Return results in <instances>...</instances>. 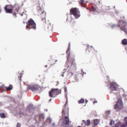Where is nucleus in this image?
<instances>
[{"mask_svg":"<svg viewBox=\"0 0 127 127\" xmlns=\"http://www.w3.org/2000/svg\"><path fill=\"white\" fill-rule=\"evenodd\" d=\"M26 28L29 29H33L34 30L36 29V25L34 21L32 19H30L27 22V24Z\"/></svg>","mask_w":127,"mask_h":127,"instance_id":"obj_1","label":"nucleus"},{"mask_svg":"<svg viewBox=\"0 0 127 127\" xmlns=\"http://www.w3.org/2000/svg\"><path fill=\"white\" fill-rule=\"evenodd\" d=\"M61 90L58 89H52L49 92V96L51 97H54L56 95H57L61 92Z\"/></svg>","mask_w":127,"mask_h":127,"instance_id":"obj_2","label":"nucleus"},{"mask_svg":"<svg viewBox=\"0 0 127 127\" xmlns=\"http://www.w3.org/2000/svg\"><path fill=\"white\" fill-rule=\"evenodd\" d=\"M70 11L71 16L73 15L76 18H78L80 16V12L78 9L76 8H72Z\"/></svg>","mask_w":127,"mask_h":127,"instance_id":"obj_3","label":"nucleus"},{"mask_svg":"<svg viewBox=\"0 0 127 127\" xmlns=\"http://www.w3.org/2000/svg\"><path fill=\"white\" fill-rule=\"evenodd\" d=\"M39 86L36 85H27V89L31 90L32 91H37L38 90Z\"/></svg>","mask_w":127,"mask_h":127,"instance_id":"obj_4","label":"nucleus"},{"mask_svg":"<svg viewBox=\"0 0 127 127\" xmlns=\"http://www.w3.org/2000/svg\"><path fill=\"white\" fill-rule=\"evenodd\" d=\"M119 27H121V29L123 31L127 32V24L126 23L123 22L122 21L120 22Z\"/></svg>","mask_w":127,"mask_h":127,"instance_id":"obj_5","label":"nucleus"},{"mask_svg":"<svg viewBox=\"0 0 127 127\" xmlns=\"http://www.w3.org/2000/svg\"><path fill=\"white\" fill-rule=\"evenodd\" d=\"M123 103L122 101L120 99L118 100L117 103L115 106V108L117 110H119L122 107Z\"/></svg>","mask_w":127,"mask_h":127,"instance_id":"obj_6","label":"nucleus"},{"mask_svg":"<svg viewBox=\"0 0 127 127\" xmlns=\"http://www.w3.org/2000/svg\"><path fill=\"white\" fill-rule=\"evenodd\" d=\"M64 127H71L73 125H70L69 123V119L67 117H66L64 118Z\"/></svg>","mask_w":127,"mask_h":127,"instance_id":"obj_7","label":"nucleus"},{"mask_svg":"<svg viewBox=\"0 0 127 127\" xmlns=\"http://www.w3.org/2000/svg\"><path fill=\"white\" fill-rule=\"evenodd\" d=\"M13 6L10 5H6L4 7V10L6 13H11L13 8Z\"/></svg>","mask_w":127,"mask_h":127,"instance_id":"obj_8","label":"nucleus"},{"mask_svg":"<svg viewBox=\"0 0 127 127\" xmlns=\"http://www.w3.org/2000/svg\"><path fill=\"white\" fill-rule=\"evenodd\" d=\"M118 86V85L117 84L116 82H113L110 84V88L112 91H115L117 90V88Z\"/></svg>","mask_w":127,"mask_h":127,"instance_id":"obj_9","label":"nucleus"},{"mask_svg":"<svg viewBox=\"0 0 127 127\" xmlns=\"http://www.w3.org/2000/svg\"><path fill=\"white\" fill-rule=\"evenodd\" d=\"M27 110L28 111L30 112L33 110V105L32 104L29 105L27 107Z\"/></svg>","mask_w":127,"mask_h":127,"instance_id":"obj_10","label":"nucleus"},{"mask_svg":"<svg viewBox=\"0 0 127 127\" xmlns=\"http://www.w3.org/2000/svg\"><path fill=\"white\" fill-rule=\"evenodd\" d=\"M83 123H82V125L83 124V123H84L85 124V125L88 126L90 125V121L89 120H88L87 121V122H85L84 120H83L82 121Z\"/></svg>","mask_w":127,"mask_h":127,"instance_id":"obj_11","label":"nucleus"},{"mask_svg":"<svg viewBox=\"0 0 127 127\" xmlns=\"http://www.w3.org/2000/svg\"><path fill=\"white\" fill-rule=\"evenodd\" d=\"M125 121L126 123L125 124H122L121 125V127H127V117H126L125 118Z\"/></svg>","mask_w":127,"mask_h":127,"instance_id":"obj_12","label":"nucleus"},{"mask_svg":"<svg viewBox=\"0 0 127 127\" xmlns=\"http://www.w3.org/2000/svg\"><path fill=\"white\" fill-rule=\"evenodd\" d=\"M5 88L6 91L10 90L12 89V86L11 85H10L8 87H5Z\"/></svg>","mask_w":127,"mask_h":127,"instance_id":"obj_13","label":"nucleus"},{"mask_svg":"<svg viewBox=\"0 0 127 127\" xmlns=\"http://www.w3.org/2000/svg\"><path fill=\"white\" fill-rule=\"evenodd\" d=\"M99 121L98 119H95L94 120V124L97 126L99 123Z\"/></svg>","mask_w":127,"mask_h":127,"instance_id":"obj_14","label":"nucleus"},{"mask_svg":"<svg viewBox=\"0 0 127 127\" xmlns=\"http://www.w3.org/2000/svg\"><path fill=\"white\" fill-rule=\"evenodd\" d=\"M122 44L124 45L127 44V39H124V40H122Z\"/></svg>","mask_w":127,"mask_h":127,"instance_id":"obj_15","label":"nucleus"},{"mask_svg":"<svg viewBox=\"0 0 127 127\" xmlns=\"http://www.w3.org/2000/svg\"><path fill=\"white\" fill-rule=\"evenodd\" d=\"M46 14V13L44 11L42 13V15H43H43H44V17H43V18L42 17V20H43L44 19H46L45 18Z\"/></svg>","mask_w":127,"mask_h":127,"instance_id":"obj_16","label":"nucleus"},{"mask_svg":"<svg viewBox=\"0 0 127 127\" xmlns=\"http://www.w3.org/2000/svg\"><path fill=\"white\" fill-rule=\"evenodd\" d=\"M84 102V100L83 99H81L80 100L78 101V102L79 103H83Z\"/></svg>","mask_w":127,"mask_h":127,"instance_id":"obj_17","label":"nucleus"},{"mask_svg":"<svg viewBox=\"0 0 127 127\" xmlns=\"http://www.w3.org/2000/svg\"><path fill=\"white\" fill-rule=\"evenodd\" d=\"M0 116L1 118H5V115L3 113H0Z\"/></svg>","mask_w":127,"mask_h":127,"instance_id":"obj_18","label":"nucleus"},{"mask_svg":"<svg viewBox=\"0 0 127 127\" xmlns=\"http://www.w3.org/2000/svg\"><path fill=\"white\" fill-rule=\"evenodd\" d=\"M70 43H69V47L66 51V52L67 53H69V52L70 51Z\"/></svg>","mask_w":127,"mask_h":127,"instance_id":"obj_19","label":"nucleus"},{"mask_svg":"<svg viewBox=\"0 0 127 127\" xmlns=\"http://www.w3.org/2000/svg\"><path fill=\"white\" fill-rule=\"evenodd\" d=\"M114 121L111 120L110 123V125H112L114 124Z\"/></svg>","mask_w":127,"mask_h":127,"instance_id":"obj_20","label":"nucleus"},{"mask_svg":"<svg viewBox=\"0 0 127 127\" xmlns=\"http://www.w3.org/2000/svg\"><path fill=\"white\" fill-rule=\"evenodd\" d=\"M47 120H49V121L50 122V124H51V122L52 121V120L50 118H47Z\"/></svg>","mask_w":127,"mask_h":127,"instance_id":"obj_21","label":"nucleus"},{"mask_svg":"<svg viewBox=\"0 0 127 127\" xmlns=\"http://www.w3.org/2000/svg\"><path fill=\"white\" fill-rule=\"evenodd\" d=\"M106 113L107 114L109 115L110 114V112L109 111H107L106 112Z\"/></svg>","mask_w":127,"mask_h":127,"instance_id":"obj_22","label":"nucleus"},{"mask_svg":"<svg viewBox=\"0 0 127 127\" xmlns=\"http://www.w3.org/2000/svg\"><path fill=\"white\" fill-rule=\"evenodd\" d=\"M40 117H42L43 119H44V114H41V115L40 116Z\"/></svg>","mask_w":127,"mask_h":127,"instance_id":"obj_23","label":"nucleus"},{"mask_svg":"<svg viewBox=\"0 0 127 127\" xmlns=\"http://www.w3.org/2000/svg\"><path fill=\"white\" fill-rule=\"evenodd\" d=\"M20 124L19 123H17L16 125V127H20Z\"/></svg>","mask_w":127,"mask_h":127,"instance_id":"obj_24","label":"nucleus"},{"mask_svg":"<svg viewBox=\"0 0 127 127\" xmlns=\"http://www.w3.org/2000/svg\"><path fill=\"white\" fill-rule=\"evenodd\" d=\"M19 9V7L17 6V7H16L15 8V10L16 11H17Z\"/></svg>","mask_w":127,"mask_h":127,"instance_id":"obj_25","label":"nucleus"},{"mask_svg":"<svg viewBox=\"0 0 127 127\" xmlns=\"http://www.w3.org/2000/svg\"><path fill=\"white\" fill-rule=\"evenodd\" d=\"M92 10L93 11H95V9L94 7H92Z\"/></svg>","mask_w":127,"mask_h":127,"instance_id":"obj_26","label":"nucleus"},{"mask_svg":"<svg viewBox=\"0 0 127 127\" xmlns=\"http://www.w3.org/2000/svg\"><path fill=\"white\" fill-rule=\"evenodd\" d=\"M22 76L21 75H20L19 76H18V78H20V81H21V77Z\"/></svg>","mask_w":127,"mask_h":127,"instance_id":"obj_27","label":"nucleus"},{"mask_svg":"<svg viewBox=\"0 0 127 127\" xmlns=\"http://www.w3.org/2000/svg\"><path fill=\"white\" fill-rule=\"evenodd\" d=\"M37 9L38 10H40L41 9V8L40 7H39V5H38V6L37 8Z\"/></svg>","mask_w":127,"mask_h":127,"instance_id":"obj_28","label":"nucleus"},{"mask_svg":"<svg viewBox=\"0 0 127 127\" xmlns=\"http://www.w3.org/2000/svg\"><path fill=\"white\" fill-rule=\"evenodd\" d=\"M80 0L81 3H82L84 2V0Z\"/></svg>","mask_w":127,"mask_h":127,"instance_id":"obj_29","label":"nucleus"},{"mask_svg":"<svg viewBox=\"0 0 127 127\" xmlns=\"http://www.w3.org/2000/svg\"><path fill=\"white\" fill-rule=\"evenodd\" d=\"M64 90H65V92L66 93L67 92V91L66 88H64Z\"/></svg>","mask_w":127,"mask_h":127,"instance_id":"obj_30","label":"nucleus"},{"mask_svg":"<svg viewBox=\"0 0 127 127\" xmlns=\"http://www.w3.org/2000/svg\"><path fill=\"white\" fill-rule=\"evenodd\" d=\"M52 127H54L55 126V125L54 123H53V124L52 125Z\"/></svg>","mask_w":127,"mask_h":127,"instance_id":"obj_31","label":"nucleus"},{"mask_svg":"<svg viewBox=\"0 0 127 127\" xmlns=\"http://www.w3.org/2000/svg\"><path fill=\"white\" fill-rule=\"evenodd\" d=\"M13 15H14L15 16V15H16V14L14 12V13H13Z\"/></svg>","mask_w":127,"mask_h":127,"instance_id":"obj_32","label":"nucleus"},{"mask_svg":"<svg viewBox=\"0 0 127 127\" xmlns=\"http://www.w3.org/2000/svg\"><path fill=\"white\" fill-rule=\"evenodd\" d=\"M97 101H94L93 102V103H97Z\"/></svg>","mask_w":127,"mask_h":127,"instance_id":"obj_33","label":"nucleus"},{"mask_svg":"<svg viewBox=\"0 0 127 127\" xmlns=\"http://www.w3.org/2000/svg\"><path fill=\"white\" fill-rule=\"evenodd\" d=\"M63 112H64V110H63V109L62 111V113L63 114Z\"/></svg>","mask_w":127,"mask_h":127,"instance_id":"obj_34","label":"nucleus"},{"mask_svg":"<svg viewBox=\"0 0 127 127\" xmlns=\"http://www.w3.org/2000/svg\"><path fill=\"white\" fill-rule=\"evenodd\" d=\"M45 67H47V65H45Z\"/></svg>","mask_w":127,"mask_h":127,"instance_id":"obj_35","label":"nucleus"},{"mask_svg":"<svg viewBox=\"0 0 127 127\" xmlns=\"http://www.w3.org/2000/svg\"><path fill=\"white\" fill-rule=\"evenodd\" d=\"M58 82V83L56 85V86L58 85L59 84L58 82Z\"/></svg>","mask_w":127,"mask_h":127,"instance_id":"obj_36","label":"nucleus"},{"mask_svg":"<svg viewBox=\"0 0 127 127\" xmlns=\"http://www.w3.org/2000/svg\"><path fill=\"white\" fill-rule=\"evenodd\" d=\"M88 102V101H87V100L86 101V103H87V102Z\"/></svg>","mask_w":127,"mask_h":127,"instance_id":"obj_37","label":"nucleus"},{"mask_svg":"<svg viewBox=\"0 0 127 127\" xmlns=\"http://www.w3.org/2000/svg\"><path fill=\"white\" fill-rule=\"evenodd\" d=\"M20 15L21 16H23V14H20Z\"/></svg>","mask_w":127,"mask_h":127,"instance_id":"obj_38","label":"nucleus"},{"mask_svg":"<svg viewBox=\"0 0 127 127\" xmlns=\"http://www.w3.org/2000/svg\"><path fill=\"white\" fill-rule=\"evenodd\" d=\"M62 76H64V74H62Z\"/></svg>","mask_w":127,"mask_h":127,"instance_id":"obj_39","label":"nucleus"},{"mask_svg":"<svg viewBox=\"0 0 127 127\" xmlns=\"http://www.w3.org/2000/svg\"><path fill=\"white\" fill-rule=\"evenodd\" d=\"M115 127H119V126H115Z\"/></svg>","mask_w":127,"mask_h":127,"instance_id":"obj_40","label":"nucleus"},{"mask_svg":"<svg viewBox=\"0 0 127 127\" xmlns=\"http://www.w3.org/2000/svg\"><path fill=\"white\" fill-rule=\"evenodd\" d=\"M51 99H50V100H49V101H51Z\"/></svg>","mask_w":127,"mask_h":127,"instance_id":"obj_41","label":"nucleus"},{"mask_svg":"<svg viewBox=\"0 0 127 127\" xmlns=\"http://www.w3.org/2000/svg\"><path fill=\"white\" fill-rule=\"evenodd\" d=\"M0 90L1 91H2V89H0Z\"/></svg>","mask_w":127,"mask_h":127,"instance_id":"obj_42","label":"nucleus"},{"mask_svg":"<svg viewBox=\"0 0 127 127\" xmlns=\"http://www.w3.org/2000/svg\"><path fill=\"white\" fill-rule=\"evenodd\" d=\"M66 98H67L66 96Z\"/></svg>","mask_w":127,"mask_h":127,"instance_id":"obj_43","label":"nucleus"},{"mask_svg":"<svg viewBox=\"0 0 127 127\" xmlns=\"http://www.w3.org/2000/svg\"><path fill=\"white\" fill-rule=\"evenodd\" d=\"M46 111H47V110H46Z\"/></svg>","mask_w":127,"mask_h":127,"instance_id":"obj_44","label":"nucleus"},{"mask_svg":"<svg viewBox=\"0 0 127 127\" xmlns=\"http://www.w3.org/2000/svg\"><path fill=\"white\" fill-rule=\"evenodd\" d=\"M71 17H72V16H71Z\"/></svg>","mask_w":127,"mask_h":127,"instance_id":"obj_45","label":"nucleus"},{"mask_svg":"<svg viewBox=\"0 0 127 127\" xmlns=\"http://www.w3.org/2000/svg\"><path fill=\"white\" fill-rule=\"evenodd\" d=\"M93 46H91V47H92Z\"/></svg>","mask_w":127,"mask_h":127,"instance_id":"obj_46","label":"nucleus"}]
</instances>
